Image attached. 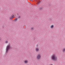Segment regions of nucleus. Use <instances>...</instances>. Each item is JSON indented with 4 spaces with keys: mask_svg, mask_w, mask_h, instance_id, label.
Masks as SVG:
<instances>
[{
    "mask_svg": "<svg viewBox=\"0 0 65 65\" xmlns=\"http://www.w3.org/2000/svg\"><path fill=\"white\" fill-rule=\"evenodd\" d=\"M51 59L55 61H57L58 59L57 56L56 54H53L51 56Z\"/></svg>",
    "mask_w": 65,
    "mask_h": 65,
    "instance_id": "f257e3e1",
    "label": "nucleus"
},
{
    "mask_svg": "<svg viewBox=\"0 0 65 65\" xmlns=\"http://www.w3.org/2000/svg\"><path fill=\"white\" fill-rule=\"evenodd\" d=\"M5 43H8V40H6L5 42Z\"/></svg>",
    "mask_w": 65,
    "mask_h": 65,
    "instance_id": "9b49d317",
    "label": "nucleus"
},
{
    "mask_svg": "<svg viewBox=\"0 0 65 65\" xmlns=\"http://www.w3.org/2000/svg\"><path fill=\"white\" fill-rule=\"evenodd\" d=\"M39 9L40 10H42L43 9V7H41L39 8Z\"/></svg>",
    "mask_w": 65,
    "mask_h": 65,
    "instance_id": "6e6552de",
    "label": "nucleus"
},
{
    "mask_svg": "<svg viewBox=\"0 0 65 65\" xmlns=\"http://www.w3.org/2000/svg\"><path fill=\"white\" fill-rule=\"evenodd\" d=\"M40 3V1H39L37 3V4L38 5V4H39Z\"/></svg>",
    "mask_w": 65,
    "mask_h": 65,
    "instance_id": "ddd939ff",
    "label": "nucleus"
},
{
    "mask_svg": "<svg viewBox=\"0 0 65 65\" xmlns=\"http://www.w3.org/2000/svg\"><path fill=\"white\" fill-rule=\"evenodd\" d=\"M3 28H4V26H3Z\"/></svg>",
    "mask_w": 65,
    "mask_h": 65,
    "instance_id": "2eb2a0df",
    "label": "nucleus"
},
{
    "mask_svg": "<svg viewBox=\"0 0 65 65\" xmlns=\"http://www.w3.org/2000/svg\"><path fill=\"white\" fill-rule=\"evenodd\" d=\"M0 10H1V9H0Z\"/></svg>",
    "mask_w": 65,
    "mask_h": 65,
    "instance_id": "f3484780",
    "label": "nucleus"
},
{
    "mask_svg": "<svg viewBox=\"0 0 65 65\" xmlns=\"http://www.w3.org/2000/svg\"><path fill=\"white\" fill-rule=\"evenodd\" d=\"M1 39H0V41H1Z\"/></svg>",
    "mask_w": 65,
    "mask_h": 65,
    "instance_id": "dca6fc26",
    "label": "nucleus"
},
{
    "mask_svg": "<svg viewBox=\"0 0 65 65\" xmlns=\"http://www.w3.org/2000/svg\"><path fill=\"white\" fill-rule=\"evenodd\" d=\"M54 26L53 25H52L50 27V28H51L52 29H53V28H54Z\"/></svg>",
    "mask_w": 65,
    "mask_h": 65,
    "instance_id": "9d476101",
    "label": "nucleus"
},
{
    "mask_svg": "<svg viewBox=\"0 0 65 65\" xmlns=\"http://www.w3.org/2000/svg\"><path fill=\"white\" fill-rule=\"evenodd\" d=\"M65 51V48H63L62 50V52H64Z\"/></svg>",
    "mask_w": 65,
    "mask_h": 65,
    "instance_id": "f8f14e48",
    "label": "nucleus"
},
{
    "mask_svg": "<svg viewBox=\"0 0 65 65\" xmlns=\"http://www.w3.org/2000/svg\"><path fill=\"white\" fill-rule=\"evenodd\" d=\"M21 18V17L20 16H19L18 17V19H20Z\"/></svg>",
    "mask_w": 65,
    "mask_h": 65,
    "instance_id": "4468645a",
    "label": "nucleus"
},
{
    "mask_svg": "<svg viewBox=\"0 0 65 65\" xmlns=\"http://www.w3.org/2000/svg\"><path fill=\"white\" fill-rule=\"evenodd\" d=\"M25 64H27L28 63V61L27 60H25L24 61Z\"/></svg>",
    "mask_w": 65,
    "mask_h": 65,
    "instance_id": "423d86ee",
    "label": "nucleus"
},
{
    "mask_svg": "<svg viewBox=\"0 0 65 65\" xmlns=\"http://www.w3.org/2000/svg\"><path fill=\"white\" fill-rule=\"evenodd\" d=\"M11 48V45L10 44H9L8 45H7L6 48V53L7 54L8 53V52L9 51V50Z\"/></svg>",
    "mask_w": 65,
    "mask_h": 65,
    "instance_id": "f03ea898",
    "label": "nucleus"
},
{
    "mask_svg": "<svg viewBox=\"0 0 65 65\" xmlns=\"http://www.w3.org/2000/svg\"><path fill=\"white\" fill-rule=\"evenodd\" d=\"M18 18H15L14 20V21H15V22H17V21H18Z\"/></svg>",
    "mask_w": 65,
    "mask_h": 65,
    "instance_id": "1a4fd4ad",
    "label": "nucleus"
},
{
    "mask_svg": "<svg viewBox=\"0 0 65 65\" xmlns=\"http://www.w3.org/2000/svg\"><path fill=\"white\" fill-rule=\"evenodd\" d=\"M14 18V15L12 14L9 17V19L10 20H12Z\"/></svg>",
    "mask_w": 65,
    "mask_h": 65,
    "instance_id": "20e7f679",
    "label": "nucleus"
},
{
    "mask_svg": "<svg viewBox=\"0 0 65 65\" xmlns=\"http://www.w3.org/2000/svg\"><path fill=\"white\" fill-rule=\"evenodd\" d=\"M36 51L37 52H39V48H36L35 49Z\"/></svg>",
    "mask_w": 65,
    "mask_h": 65,
    "instance_id": "39448f33",
    "label": "nucleus"
},
{
    "mask_svg": "<svg viewBox=\"0 0 65 65\" xmlns=\"http://www.w3.org/2000/svg\"><path fill=\"white\" fill-rule=\"evenodd\" d=\"M31 31H33L34 30V27H31L30 29Z\"/></svg>",
    "mask_w": 65,
    "mask_h": 65,
    "instance_id": "0eeeda50",
    "label": "nucleus"
},
{
    "mask_svg": "<svg viewBox=\"0 0 65 65\" xmlns=\"http://www.w3.org/2000/svg\"><path fill=\"white\" fill-rule=\"evenodd\" d=\"M41 55L40 54H38L37 55V56L36 57V59L37 60H40V58H41Z\"/></svg>",
    "mask_w": 65,
    "mask_h": 65,
    "instance_id": "7ed1b4c3",
    "label": "nucleus"
}]
</instances>
